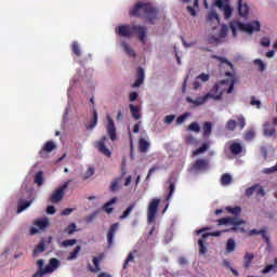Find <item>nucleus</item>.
I'll use <instances>...</instances> for the list:
<instances>
[{
  "instance_id": "nucleus-43",
  "label": "nucleus",
  "mask_w": 277,
  "mask_h": 277,
  "mask_svg": "<svg viewBox=\"0 0 277 277\" xmlns=\"http://www.w3.org/2000/svg\"><path fill=\"white\" fill-rule=\"evenodd\" d=\"M65 233L67 235H74L75 233H77V224L71 223L69 224L66 228H65Z\"/></svg>"
},
{
  "instance_id": "nucleus-30",
  "label": "nucleus",
  "mask_w": 277,
  "mask_h": 277,
  "mask_svg": "<svg viewBox=\"0 0 277 277\" xmlns=\"http://www.w3.org/2000/svg\"><path fill=\"white\" fill-rule=\"evenodd\" d=\"M118 202V198H113L110 199L105 206H104V211L106 213H114V207Z\"/></svg>"
},
{
  "instance_id": "nucleus-20",
  "label": "nucleus",
  "mask_w": 277,
  "mask_h": 277,
  "mask_svg": "<svg viewBox=\"0 0 277 277\" xmlns=\"http://www.w3.org/2000/svg\"><path fill=\"white\" fill-rule=\"evenodd\" d=\"M79 254H81V246L77 245L67 256V261H77L79 259Z\"/></svg>"
},
{
  "instance_id": "nucleus-39",
  "label": "nucleus",
  "mask_w": 277,
  "mask_h": 277,
  "mask_svg": "<svg viewBox=\"0 0 277 277\" xmlns=\"http://www.w3.org/2000/svg\"><path fill=\"white\" fill-rule=\"evenodd\" d=\"M209 150V143H203L199 148L193 151V155H202Z\"/></svg>"
},
{
  "instance_id": "nucleus-28",
  "label": "nucleus",
  "mask_w": 277,
  "mask_h": 277,
  "mask_svg": "<svg viewBox=\"0 0 277 277\" xmlns=\"http://www.w3.org/2000/svg\"><path fill=\"white\" fill-rule=\"evenodd\" d=\"M77 243H78L77 239H65L60 242V246L65 250H68L69 248L77 246Z\"/></svg>"
},
{
  "instance_id": "nucleus-6",
  "label": "nucleus",
  "mask_w": 277,
  "mask_h": 277,
  "mask_svg": "<svg viewBox=\"0 0 277 277\" xmlns=\"http://www.w3.org/2000/svg\"><path fill=\"white\" fill-rule=\"evenodd\" d=\"M60 260L53 258L49 261V263L44 266V261H37L38 272L34 275V277H42L44 274H53L60 267Z\"/></svg>"
},
{
  "instance_id": "nucleus-7",
  "label": "nucleus",
  "mask_w": 277,
  "mask_h": 277,
  "mask_svg": "<svg viewBox=\"0 0 277 277\" xmlns=\"http://www.w3.org/2000/svg\"><path fill=\"white\" fill-rule=\"evenodd\" d=\"M220 226H229V230L234 233H246L243 226H246V221L237 217H225L219 221Z\"/></svg>"
},
{
  "instance_id": "nucleus-58",
  "label": "nucleus",
  "mask_w": 277,
  "mask_h": 277,
  "mask_svg": "<svg viewBox=\"0 0 277 277\" xmlns=\"http://www.w3.org/2000/svg\"><path fill=\"white\" fill-rule=\"evenodd\" d=\"M271 44H272V40H269L268 37H263V38L261 39V45H262V47H269Z\"/></svg>"
},
{
  "instance_id": "nucleus-13",
  "label": "nucleus",
  "mask_w": 277,
  "mask_h": 277,
  "mask_svg": "<svg viewBox=\"0 0 277 277\" xmlns=\"http://www.w3.org/2000/svg\"><path fill=\"white\" fill-rule=\"evenodd\" d=\"M105 144H107V137L104 136L102 140L95 143V148H97V150H100L102 155H105L106 157H111V150H109V148H107Z\"/></svg>"
},
{
  "instance_id": "nucleus-33",
  "label": "nucleus",
  "mask_w": 277,
  "mask_h": 277,
  "mask_svg": "<svg viewBox=\"0 0 277 277\" xmlns=\"http://www.w3.org/2000/svg\"><path fill=\"white\" fill-rule=\"evenodd\" d=\"M212 129H213V123L206 121L202 124L203 137H209V135H211Z\"/></svg>"
},
{
  "instance_id": "nucleus-4",
  "label": "nucleus",
  "mask_w": 277,
  "mask_h": 277,
  "mask_svg": "<svg viewBox=\"0 0 277 277\" xmlns=\"http://www.w3.org/2000/svg\"><path fill=\"white\" fill-rule=\"evenodd\" d=\"M130 14L132 16H146L150 23H155L159 16V11L150 3L138 2L130 10Z\"/></svg>"
},
{
  "instance_id": "nucleus-15",
  "label": "nucleus",
  "mask_w": 277,
  "mask_h": 277,
  "mask_svg": "<svg viewBox=\"0 0 277 277\" xmlns=\"http://www.w3.org/2000/svg\"><path fill=\"white\" fill-rule=\"evenodd\" d=\"M208 168H209V161L200 159L194 163L192 171L195 173L205 172V170H207Z\"/></svg>"
},
{
  "instance_id": "nucleus-25",
  "label": "nucleus",
  "mask_w": 277,
  "mask_h": 277,
  "mask_svg": "<svg viewBox=\"0 0 277 277\" xmlns=\"http://www.w3.org/2000/svg\"><path fill=\"white\" fill-rule=\"evenodd\" d=\"M221 265L225 267V269H229L234 276H239V272L233 267V263H230L228 259H224Z\"/></svg>"
},
{
  "instance_id": "nucleus-19",
  "label": "nucleus",
  "mask_w": 277,
  "mask_h": 277,
  "mask_svg": "<svg viewBox=\"0 0 277 277\" xmlns=\"http://www.w3.org/2000/svg\"><path fill=\"white\" fill-rule=\"evenodd\" d=\"M263 135L265 137H276V128L272 127L269 122L263 124Z\"/></svg>"
},
{
  "instance_id": "nucleus-41",
  "label": "nucleus",
  "mask_w": 277,
  "mask_h": 277,
  "mask_svg": "<svg viewBox=\"0 0 277 277\" xmlns=\"http://www.w3.org/2000/svg\"><path fill=\"white\" fill-rule=\"evenodd\" d=\"M254 66H256L258 70H260V72H263L266 68L265 62H263V60L256 58L253 61Z\"/></svg>"
},
{
  "instance_id": "nucleus-12",
  "label": "nucleus",
  "mask_w": 277,
  "mask_h": 277,
  "mask_svg": "<svg viewBox=\"0 0 277 277\" xmlns=\"http://www.w3.org/2000/svg\"><path fill=\"white\" fill-rule=\"evenodd\" d=\"M106 131L111 140V142L116 141V124L114 123V119H111V116H106Z\"/></svg>"
},
{
  "instance_id": "nucleus-36",
  "label": "nucleus",
  "mask_w": 277,
  "mask_h": 277,
  "mask_svg": "<svg viewBox=\"0 0 277 277\" xmlns=\"http://www.w3.org/2000/svg\"><path fill=\"white\" fill-rule=\"evenodd\" d=\"M130 111L132 114V117L136 120H140V107L133 104H130Z\"/></svg>"
},
{
  "instance_id": "nucleus-9",
  "label": "nucleus",
  "mask_w": 277,
  "mask_h": 277,
  "mask_svg": "<svg viewBox=\"0 0 277 277\" xmlns=\"http://www.w3.org/2000/svg\"><path fill=\"white\" fill-rule=\"evenodd\" d=\"M214 5L220 10V12H223L226 19L233 16L234 9L230 6L228 0H215Z\"/></svg>"
},
{
  "instance_id": "nucleus-22",
  "label": "nucleus",
  "mask_w": 277,
  "mask_h": 277,
  "mask_svg": "<svg viewBox=\"0 0 277 277\" xmlns=\"http://www.w3.org/2000/svg\"><path fill=\"white\" fill-rule=\"evenodd\" d=\"M235 250H237V242L235 241V239L229 238L225 245V252L227 254H233V252H235Z\"/></svg>"
},
{
  "instance_id": "nucleus-21",
  "label": "nucleus",
  "mask_w": 277,
  "mask_h": 277,
  "mask_svg": "<svg viewBox=\"0 0 277 277\" xmlns=\"http://www.w3.org/2000/svg\"><path fill=\"white\" fill-rule=\"evenodd\" d=\"M254 261V253L247 252L243 256V268L250 269L252 267V262Z\"/></svg>"
},
{
  "instance_id": "nucleus-42",
  "label": "nucleus",
  "mask_w": 277,
  "mask_h": 277,
  "mask_svg": "<svg viewBox=\"0 0 277 277\" xmlns=\"http://www.w3.org/2000/svg\"><path fill=\"white\" fill-rule=\"evenodd\" d=\"M228 213H232V215H240L241 214V207H226L225 208Z\"/></svg>"
},
{
  "instance_id": "nucleus-48",
  "label": "nucleus",
  "mask_w": 277,
  "mask_h": 277,
  "mask_svg": "<svg viewBox=\"0 0 277 277\" xmlns=\"http://www.w3.org/2000/svg\"><path fill=\"white\" fill-rule=\"evenodd\" d=\"M188 131H193L194 133H200V124L198 122H192L188 126Z\"/></svg>"
},
{
  "instance_id": "nucleus-17",
  "label": "nucleus",
  "mask_w": 277,
  "mask_h": 277,
  "mask_svg": "<svg viewBox=\"0 0 277 277\" xmlns=\"http://www.w3.org/2000/svg\"><path fill=\"white\" fill-rule=\"evenodd\" d=\"M120 47L126 55H128V57H132L133 60H135L137 54L135 53V50L131 47V44H129V42L121 41Z\"/></svg>"
},
{
  "instance_id": "nucleus-1",
  "label": "nucleus",
  "mask_w": 277,
  "mask_h": 277,
  "mask_svg": "<svg viewBox=\"0 0 277 277\" xmlns=\"http://www.w3.org/2000/svg\"><path fill=\"white\" fill-rule=\"evenodd\" d=\"M212 57L217 60V62H221V64H223V68H226L230 71H227L225 74L226 78L219 81L208 93L197 97L187 96L186 103H188L192 109H196V107H202V105H205V103H209V101H222L224 92L230 94L235 88V81H237V77L235 76V70H233L232 63L223 57Z\"/></svg>"
},
{
  "instance_id": "nucleus-45",
  "label": "nucleus",
  "mask_w": 277,
  "mask_h": 277,
  "mask_svg": "<svg viewBox=\"0 0 277 277\" xmlns=\"http://www.w3.org/2000/svg\"><path fill=\"white\" fill-rule=\"evenodd\" d=\"M225 128L228 129L229 131H235V129H237V121L234 119H229L226 122Z\"/></svg>"
},
{
  "instance_id": "nucleus-11",
  "label": "nucleus",
  "mask_w": 277,
  "mask_h": 277,
  "mask_svg": "<svg viewBox=\"0 0 277 277\" xmlns=\"http://www.w3.org/2000/svg\"><path fill=\"white\" fill-rule=\"evenodd\" d=\"M220 235H222V232L203 234L202 238L198 241L199 254H207V237H220Z\"/></svg>"
},
{
  "instance_id": "nucleus-55",
  "label": "nucleus",
  "mask_w": 277,
  "mask_h": 277,
  "mask_svg": "<svg viewBox=\"0 0 277 277\" xmlns=\"http://www.w3.org/2000/svg\"><path fill=\"white\" fill-rule=\"evenodd\" d=\"M134 206H130L127 208V210L123 212V214L120 216V220L127 219L128 215H131V211H133Z\"/></svg>"
},
{
  "instance_id": "nucleus-2",
  "label": "nucleus",
  "mask_w": 277,
  "mask_h": 277,
  "mask_svg": "<svg viewBox=\"0 0 277 277\" xmlns=\"http://www.w3.org/2000/svg\"><path fill=\"white\" fill-rule=\"evenodd\" d=\"M206 25L210 29L208 41L211 43L222 42L228 36V26L220 24V15L214 10L208 13Z\"/></svg>"
},
{
  "instance_id": "nucleus-14",
  "label": "nucleus",
  "mask_w": 277,
  "mask_h": 277,
  "mask_svg": "<svg viewBox=\"0 0 277 277\" xmlns=\"http://www.w3.org/2000/svg\"><path fill=\"white\" fill-rule=\"evenodd\" d=\"M70 182H66L63 186H61L58 189H56L52 196H51V201L52 202H60L62 198H64V192L68 188Z\"/></svg>"
},
{
  "instance_id": "nucleus-24",
  "label": "nucleus",
  "mask_w": 277,
  "mask_h": 277,
  "mask_svg": "<svg viewBox=\"0 0 277 277\" xmlns=\"http://www.w3.org/2000/svg\"><path fill=\"white\" fill-rule=\"evenodd\" d=\"M119 226H120L119 223H115L111 225V227L108 232V235H107L109 246H111L114 243V235H116V232L118 230Z\"/></svg>"
},
{
  "instance_id": "nucleus-47",
  "label": "nucleus",
  "mask_w": 277,
  "mask_h": 277,
  "mask_svg": "<svg viewBox=\"0 0 277 277\" xmlns=\"http://www.w3.org/2000/svg\"><path fill=\"white\" fill-rule=\"evenodd\" d=\"M44 252V242H40L34 250V256H38V254H42Z\"/></svg>"
},
{
  "instance_id": "nucleus-40",
  "label": "nucleus",
  "mask_w": 277,
  "mask_h": 277,
  "mask_svg": "<svg viewBox=\"0 0 277 277\" xmlns=\"http://www.w3.org/2000/svg\"><path fill=\"white\" fill-rule=\"evenodd\" d=\"M232 183H233V176H230V174L225 173L221 176V185L226 186V185H230Z\"/></svg>"
},
{
  "instance_id": "nucleus-62",
  "label": "nucleus",
  "mask_w": 277,
  "mask_h": 277,
  "mask_svg": "<svg viewBox=\"0 0 277 277\" xmlns=\"http://www.w3.org/2000/svg\"><path fill=\"white\" fill-rule=\"evenodd\" d=\"M72 51L76 53V55H81V51L79 50V43L74 42L72 43Z\"/></svg>"
},
{
  "instance_id": "nucleus-54",
  "label": "nucleus",
  "mask_w": 277,
  "mask_h": 277,
  "mask_svg": "<svg viewBox=\"0 0 277 277\" xmlns=\"http://www.w3.org/2000/svg\"><path fill=\"white\" fill-rule=\"evenodd\" d=\"M202 81L198 80V78L195 79L193 82V89L194 90H201L202 89Z\"/></svg>"
},
{
  "instance_id": "nucleus-37",
  "label": "nucleus",
  "mask_w": 277,
  "mask_h": 277,
  "mask_svg": "<svg viewBox=\"0 0 277 277\" xmlns=\"http://www.w3.org/2000/svg\"><path fill=\"white\" fill-rule=\"evenodd\" d=\"M35 183L36 185H38L40 187V185H44V172L39 171L36 175H35Z\"/></svg>"
},
{
  "instance_id": "nucleus-59",
  "label": "nucleus",
  "mask_w": 277,
  "mask_h": 277,
  "mask_svg": "<svg viewBox=\"0 0 277 277\" xmlns=\"http://www.w3.org/2000/svg\"><path fill=\"white\" fill-rule=\"evenodd\" d=\"M183 45L185 47V49H192V47H195L196 45V41H186V40H183Z\"/></svg>"
},
{
  "instance_id": "nucleus-16",
  "label": "nucleus",
  "mask_w": 277,
  "mask_h": 277,
  "mask_svg": "<svg viewBox=\"0 0 277 277\" xmlns=\"http://www.w3.org/2000/svg\"><path fill=\"white\" fill-rule=\"evenodd\" d=\"M55 148H57V145L55 144V142H53V141L47 142V143L43 145V147H42V149H41V151H40L41 157H43L44 159H47V157H49V156L47 155V153H53V150H55Z\"/></svg>"
},
{
  "instance_id": "nucleus-8",
  "label": "nucleus",
  "mask_w": 277,
  "mask_h": 277,
  "mask_svg": "<svg viewBox=\"0 0 277 277\" xmlns=\"http://www.w3.org/2000/svg\"><path fill=\"white\" fill-rule=\"evenodd\" d=\"M49 219L42 217L34 221L32 226L30 227V235H40L42 230L49 228Z\"/></svg>"
},
{
  "instance_id": "nucleus-3",
  "label": "nucleus",
  "mask_w": 277,
  "mask_h": 277,
  "mask_svg": "<svg viewBox=\"0 0 277 277\" xmlns=\"http://www.w3.org/2000/svg\"><path fill=\"white\" fill-rule=\"evenodd\" d=\"M115 34L122 36L123 38H131L134 34H137L141 42H146V28L141 25H124L120 24L116 26Z\"/></svg>"
},
{
  "instance_id": "nucleus-5",
  "label": "nucleus",
  "mask_w": 277,
  "mask_h": 277,
  "mask_svg": "<svg viewBox=\"0 0 277 277\" xmlns=\"http://www.w3.org/2000/svg\"><path fill=\"white\" fill-rule=\"evenodd\" d=\"M230 29L233 31V37L237 36V31H243L245 34L252 35L254 31H261V22L253 21L248 24H243L239 21L230 22Z\"/></svg>"
},
{
  "instance_id": "nucleus-61",
  "label": "nucleus",
  "mask_w": 277,
  "mask_h": 277,
  "mask_svg": "<svg viewBox=\"0 0 277 277\" xmlns=\"http://www.w3.org/2000/svg\"><path fill=\"white\" fill-rule=\"evenodd\" d=\"M137 98H140V94L137 92L130 93V102L131 103L135 102Z\"/></svg>"
},
{
  "instance_id": "nucleus-27",
  "label": "nucleus",
  "mask_w": 277,
  "mask_h": 277,
  "mask_svg": "<svg viewBox=\"0 0 277 277\" xmlns=\"http://www.w3.org/2000/svg\"><path fill=\"white\" fill-rule=\"evenodd\" d=\"M144 79H145L144 69H138L137 78H136L135 82L132 84V88H140V85H142V83H144Z\"/></svg>"
},
{
  "instance_id": "nucleus-60",
  "label": "nucleus",
  "mask_w": 277,
  "mask_h": 277,
  "mask_svg": "<svg viewBox=\"0 0 277 277\" xmlns=\"http://www.w3.org/2000/svg\"><path fill=\"white\" fill-rule=\"evenodd\" d=\"M245 138L246 140H254V131L253 130L247 131L245 134Z\"/></svg>"
},
{
  "instance_id": "nucleus-31",
  "label": "nucleus",
  "mask_w": 277,
  "mask_h": 277,
  "mask_svg": "<svg viewBox=\"0 0 277 277\" xmlns=\"http://www.w3.org/2000/svg\"><path fill=\"white\" fill-rule=\"evenodd\" d=\"M229 150L233 155H239L243 150V147L239 143H230Z\"/></svg>"
},
{
  "instance_id": "nucleus-23",
  "label": "nucleus",
  "mask_w": 277,
  "mask_h": 277,
  "mask_svg": "<svg viewBox=\"0 0 277 277\" xmlns=\"http://www.w3.org/2000/svg\"><path fill=\"white\" fill-rule=\"evenodd\" d=\"M238 11L240 16H243L246 18V16H248L249 12H250V8H248V4L243 2V0H239L238 1Z\"/></svg>"
},
{
  "instance_id": "nucleus-35",
  "label": "nucleus",
  "mask_w": 277,
  "mask_h": 277,
  "mask_svg": "<svg viewBox=\"0 0 277 277\" xmlns=\"http://www.w3.org/2000/svg\"><path fill=\"white\" fill-rule=\"evenodd\" d=\"M94 172H96L94 167H88V169L82 174L83 181H88V179H91V176H94Z\"/></svg>"
},
{
  "instance_id": "nucleus-32",
  "label": "nucleus",
  "mask_w": 277,
  "mask_h": 277,
  "mask_svg": "<svg viewBox=\"0 0 277 277\" xmlns=\"http://www.w3.org/2000/svg\"><path fill=\"white\" fill-rule=\"evenodd\" d=\"M31 200L27 201V200H22L19 201L18 206H17V213H23V211H26V209H29V207H31Z\"/></svg>"
},
{
  "instance_id": "nucleus-51",
  "label": "nucleus",
  "mask_w": 277,
  "mask_h": 277,
  "mask_svg": "<svg viewBox=\"0 0 277 277\" xmlns=\"http://www.w3.org/2000/svg\"><path fill=\"white\" fill-rule=\"evenodd\" d=\"M250 105H252V107H256V109H261V100H256V97H251Z\"/></svg>"
},
{
  "instance_id": "nucleus-26",
  "label": "nucleus",
  "mask_w": 277,
  "mask_h": 277,
  "mask_svg": "<svg viewBox=\"0 0 277 277\" xmlns=\"http://www.w3.org/2000/svg\"><path fill=\"white\" fill-rule=\"evenodd\" d=\"M249 235H262L263 239H265L266 243H269V234L265 229H252L249 232Z\"/></svg>"
},
{
  "instance_id": "nucleus-18",
  "label": "nucleus",
  "mask_w": 277,
  "mask_h": 277,
  "mask_svg": "<svg viewBox=\"0 0 277 277\" xmlns=\"http://www.w3.org/2000/svg\"><path fill=\"white\" fill-rule=\"evenodd\" d=\"M187 4V12L190 16H196L198 12V0H183Z\"/></svg>"
},
{
  "instance_id": "nucleus-64",
  "label": "nucleus",
  "mask_w": 277,
  "mask_h": 277,
  "mask_svg": "<svg viewBox=\"0 0 277 277\" xmlns=\"http://www.w3.org/2000/svg\"><path fill=\"white\" fill-rule=\"evenodd\" d=\"M72 211V208H66L65 210L62 211L61 215H70Z\"/></svg>"
},
{
  "instance_id": "nucleus-50",
  "label": "nucleus",
  "mask_w": 277,
  "mask_h": 277,
  "mask_svg": "<svg viewBox=\"0 0 277 277\" xmlns=\"http://www.w3.org/2000/svg\"><path fill=\"white\" fill-rule=\"evenodd\" d=\"M175 119H176V116L169 115L163 118V122L164 124H172V122H174Z\"/></svg>"
},
{
  "instance_id": "nucleus-56",
  "label": "nucleus",
  "mask_w": 277,
  "mask_h": 277,
  "mask_svg": "<svg viewBox=\"0 0 277 277\" xmlns=\"http://www.w3.org/2000/svg\"><path fill=\"white\" fill-rule=\"evenodd\" d=\"M252 194H256V184L247 188V190H246V196H248V198H250V196H252Z\"/></svg>"
},
{
  "instance_id": "nucleus-53",
  "label": "nucleus",
  "mask_w": 277,
  "mask_h": 277,
  "mask_svg": "<svg viewBox=\"0 0 277 277\" xmlns=\"http://www.w3.org/2000/svg\"><path fill=\"white\" fill-rule=\"evenodd\" d=\"M255 194L258 196H265V189H263V186L255 184Z\"/></svg>"
},
{
  "instance_id": "nucleus-29",
  "label": "nucleus",
  "mask_w": 277,
  "mask_h": 277,
  "mask_svg": "<svg viewBox=\"0 0 277 277\" xmlns=\"http://www.w3.org/2000/svg\"><path fill=\"white\" fill-rule=\"evenodd\" d=\"M138 148L141 153H146L150 148V141L148 138H140Z\"/></svg>"
},
{
  "instance_id": "nucleus-38",
  "label": "nucleus",
  "mask_w": 277,
  "mask_h": 277,
  "mask_svg": "<svg viewBox=\"0 0 277 277\" xmlns=\"http://www.w3.org/2000/svg\"><path fill=\"white\" fill-rule=\"evenodd\" d=\"M192 116L189 113H185L181 116H179L175 120V124L181 126L184 124V122H187V119Z\"/></svg>"
},
{
  "instance_id": "nucleus-57",
  "label": "nucleus",
  "mask_w": 277,
  "mask_h": 277,
  "mask_svg": "<svg viewBox=\"0 0 277 277\" xmlns=\"http://www.w3.org/2000/svg\"><path fill=\"white\" fill-rule=\"evenodd\" d=\"M97 122H98V114L95 111L94 113V119L91 122V124H89L88 129H94V127H96Z\"/></svg>"
},
{
  "instance_id": "nucleus-63",
  "label": "nucleus",
  "mask_w": 277,
  "mask_h": 277,
  "mask_svg": "<svg viewBox=\"0 0 277 277\" xmlns=\"http://www.w3.org/2000/svg\"><path fill=\"white\" fill-rule=\"evenodd\" d=\"M55 207H53V206H49L48 208H47V213H48V215H55Z\"/></svg>"
},
{
  "instance_id": "nucleus-44",
  "label": "nucleus",
  "mask_w": 277,
  "mask_h": 277,
  "mask_svg": "<svg viewBox=\"0 0 277 277\" xmlns=\"http://www.w3.org/2000/svg\"><path fill=\"white\" fill-rule=\"evenodd\" d=\"M277 267V260H275V264L267 265L263 271L262 274H269V272H276Z\"/></svg>"
},
{
  "instance_id": "nucleus-52",
  "label": "nucleus",
  "mask_w": 277,
  "mask_h": 277,
  "mask_svg": "<svg viewBox=\"0 0 277 277\" xmlns=\"http://www.w3.org/2000/svg\"><path fill=\"white\" fill-rule=\"evenodd\" d=\"M277 172V166L275 164L274 167L266 168L263 170L264 174H276Z\"/></svg>"
},
{
  "instance_id": "nucleus-10",
  "label": "nucleus",
  "mask_w": 277,
  "mask_h": 277,
  "mask_svg": "<svg viewBox=\"0 0 277 277\" xmlns=\"http://www.w3.org/2000/svg\"><path fill=\"white\" fill-rule=\"evenodd\" d=\"M161 202V199H153L149 201L147 208V222L148 224H153L155 222V217H157V209Z\"/></svg>"
},
{
  "instance_id": "nucleus-46",
  "label": "nucleus",
  "mask_w": 277,
  "mask_h": 277,
  "mask_svg": "<svg viewBox=\"0 0 277 277\" xmlns=\"http://www.w3.org/2000/svg\"><path fill=\"white\" fill-rule=\"evenodd\" d=\"M236 119H237L236 124H238V127L240 129H245L246 128V117H243V115H240V116H237Z\"/></svg>"
},
{
  "instance_id": "nucleus-34",
  "label": "nucleus",
  "mask_w": 277,
  "mask_h": 277,
  "mask_svg": "<svg viewBox=\"0 0 277 277\" xmlns=\"http://www.w3.org/2000/svg\"><path fill=\"white\" fill-rule=\"evenodd\" d=\"M92 263L93 265L89 264L90 272H98L101 269V266L98 265L101 263V258H93Z\"/></svg>"
},
{
  "instance_id": "nucleus-49",
  "label": "nucleus",
  "mask_w": 277,
  "mask_h": 277,
  "mask_svg": "<svg viewBox=\"0 0 277 277\" xmlns=\"http://www.w3.org/2000/svg\"><path fill=\"white\" fill-rule=\"evenodd\" d=\"M198 81H201V83H207V81H209V79H211V76L209 74H200L199 76H197Z\"/></svg>"
}]
</instances>
